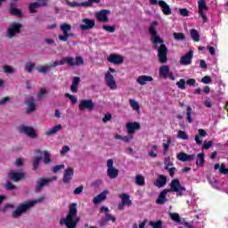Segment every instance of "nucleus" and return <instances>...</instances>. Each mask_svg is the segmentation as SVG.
<instances>
[{
    "label": "nucleus",
    "instance_id": "58836bf2",
    "mask_svg": "<svg viewBox=\"0 0 228 228\" xmlns=\"http://www.w3.org/2000/svg\"><path fill=\"white\" fill-rule=\"evenodd\" d=\"M198 12H204V10H208V4L206 3V0H199L198 1Z\"/></svg>",
    "mask_w": 228,
    "mask_h": 228
},
{
    "label": "nucleus",
    "instance_id": "1a4fd4ad",
    "mask_svg": "<svg viewBox=\"0 0 228 228\" xmlns=\"http://www.w3.org/2000/svg\"><path fill=\"white\" fill-rule=\"evenodd\" d=\"M20 29H22V23H15V22L11 23L6 32L8 38H13L15 35L20 34L21 33Z\"/></svg>",
    "mask_w": 228,
    "mask_h": 228
},
{
    "label": "nucleus",
    "instance_id": "c85d7f7f",
    "mask_svg": "<svg viewBox=\"0 0 228 228\" xmlns=\"http://www.w3.org/2000/svg\"><path fill=\"white\" fill-rule=\"evenodd\" d=\"M110 220H111V222H117V218L114 216H112L111 214L106 213L105 217L102 218V220L100 222V225L102 227L106 225V224H108V222H110Z\"/></svg>",
    "mask_w": 228,
    "mask_h": 228
},
{
    "label": "nucleus",
    "instance_id": "5701e85b",
    "mask_svg": "<svg viewBox=\"0 0 228 228\" xmlns=\"http://www.w3.org/2000/svg\"><path fill=\"white\" fill-rule=\"evenodd\" d=\"M108 13H110V10H102L96 12L95 17L100 22H108Z\"/></svg>",
    "mask_w": 228,
    "mask_h": 228
},
{
    "label": "nucleus",
    "instance_id": "7ed1b4c3",
    "mask_svg": "<svg viewBox=\"0 0 228 228\" xmlns=\"http://www.w3.org/2000/svg\"><path fill=\"white\" fill-rule=\"evenodd\" d=\"M60 29L62 35L59 36L61 42H67L69 38H76V34L72 33V25L69 23H62L60 25Z\"/></svg>",
    "mask_w": 228,
    "mask_h": 228
},
{
    "label": "nucleus",
    "instance_id": "864d4df0",
    "mask_svg": "<svg viewBox=\"0 0 228 228\" xmlns=\"http://www.w3.org/2000/svg\"><path fill=\"white\" fill-rule=\"evenodd\" d=\"M179 13L182 17H190V11L186 8H180Z\"/></svg>",
    "mask_w": 228,
    "mask_h": 228
},
{
    "label": "nucleus",
    "instance_id": "4c0bfd02",
    "mask_svg": "<svg viewBox=\"0 0 228 228\" xmlns=\"http://www.w3.org/2000/svg\"><path fill=\"white\" fill-rule=\"evenodd\" d=\"M204 163H206L204 153L198 154V160H196V165L198 167H203Z\"/></svg>",
    "mask_w": 228,
    "mask_h": 228
},
{
    "label": "nucleus",
    "instance_id": "a19ab883",
    "mask_svg": "<svg viewBox=\"0 0 228 228\" xmlns=\"http://www.w3.org/2000/svg\"><path fill=\"white\" fill-rule=\"evenodd\" d=\"M44 154V163L45 165H49V163H51L53 161V159H51V155L49 154V151H45L43 152Z\"/></svg>",
    "mask_w": 228,
    "mask_h": 228
},
{
    "label": "nucleus",
    "instance_id": "6e6d98bb",
    "mask_svg": "<svg viewBox=\"0 0 228 228\" xmlns=\"http://www.w3.org/2000/svg\"><path fill=\"white\" fill-rule=\"evenodd\" d=\"M102 29L108 31L109 33H115V27L110 25H103Z\"/></svg>",
    "mask_w": 228,
    "mask_h": 228
},
{
    "label": "nucleus",
    "instance_id": "ddd939ff",
    "mask_svg": "<svg viewBox=\"0 0 228 228\" xmlns=\"http://www.w3.org/2000/svg\"><path fill=\"white\" fill-rule=\"evenodd\" d=\"M82 22L79 26L81 31H89V29L95 28V20L86 18L82 20Z\"/></svg>",
    "mask_w": 228,
    "mask_h": 228
},
{
    "label": "nucleus",
    "instance_id": "ea45409f",
    "mask_svg": "<svg viewBox=\"0 0 228 228\" xmlns=\"http://www.w3.org/2000/svg\"><path fill=\"white\" fill-rule=\"evenodd\" d=\"M129 104L133 110H134L135 111H140V103H138V102L130 99Z\"/></svg>",
    "mask_w": 228,
    "mask_h": 228
},
{
    "label": "nucleus",
    "instance_id": "0eeeda50",
    "mask_svg": "<svg viewBox=\"0 0 228 228\" xmlns=\"http://www.w3.org/2000/svg\"><path fill=\"white\" fill-rule=\"evenodd\" d=\"M68 6L71 8H79L81 6H85L86 8L92 7L94 4H99L101 0H88L87 2L77 3L76 1L70 2L69 0L66 1Z\"/></svg>",
    "mask_w": 228,
    "mask_h": 228
},
{
    "label": "nucleus",
    "instance_id": "4d7b16f0",
    "mask_svg": "<svg viewBox=\"0 0 228 228\" xmlns=\"http://www.w3.org/2000/svg\"><path fill=\"white\" fill-rule=\"evenodd\" d=\"M65 97L69 99V101L72 102V104H76V102H77V98H76V96H74L69 93L65 94Z\"/></svg>",
    "mask_w": 228,
    "mask_h": 228
},
{
    "label": "nucleus",
    "instance_id": "bf43d9fd",
    "mask_svg": "<svg viewBox=\"0 0 228 228\" xmlns=\"http://www.w3.org/2000/svg\"><path fill=\"white\" fill-rule=\"evenodd\" d=\"M212 79L211 77L209 76H205L201 78V82L204 83V85H209V83H211Z\"/></svg>",
    "mask_w": 228,
    "mask_h": 228
},
{
    "label": "nucleus",
    "instance_id": "680f3d73",
    "mask_svg": "<svg viewBox=\"0 0 228 228\" xmlns=\"http://www.w3.org/2000/svg\"><path fill=\"white\" fill-rule=\"evenodd\" d=\"M69 151H70V147L64 145L61 151V156H65Z\"/></svg>",
    "mask_w": 228,
    "mask_h": 228
},
{
    "label": "nucleus",
    "instance_id": "bb28decb",
    "mask_svg": "<svg viewBox=\"0 0 228 228\" xmlns=\"http://www.w3.org/2000/svg\"><path fill=\"white\" fill-rule=\"evenodd\" d=\"M167 178L164 175H159L156 181L154 182V184L157 186V188H163L167 184Z\"/></svg>",
    "mask_w": 228,
    "mask_h": 228
},
{
    "label": "nucleus",
    "instance_id": "f257e3e1",
    "mask_svg": "<svg viewBox=\"0 0 228 228\" xmlns=\"http://www.w3.org/2000/svg\"><path fill=\"white\" fill-rule=\"evenodd\" d=\"M158 26V21L154 20L149 28V33L151 35L152 44L155 45V49L158 50V58L159 63H167L168 61V48L167 45L164 44L163 39L158 36V31H156V27Z\"/></svg>",
    "mask_w": 228,
    "mask_h": 228
},
{
    "label": "nucleus",
    "instance_id": "a211bd4d",
    "mask_svg": "<svg viewBox=\"0 0 228 228\" xmlns=\"http://www.w3.org/2000/svg\"><path fill=\"white\" fill-rule=\"evenodd\" d=\"M141 129L140 123L138 122H128L126 123V130L128 134H134L136 131Z\"/></svg>",
    "mask_w": 228,
    "mask_h": 228
},
{
    "label": "nucleus",
    "instance_id": "f3484780",
    "mask_svg": "<svg viewBox=\"0 0 228 228\" xmlns=\"http://www.w3.org/2000/svg\"><path fill=\"white\" fill-rule=\"evenodd\" d=\"M8 176H9V179H11V181H13L14 183H19V181H22V179L26 178V174L20 173V172L11 171L9 173Z\"/></svg>",
    "mask_w": 228,
    "mask_h": 228
},
{
    "label": "nucleus",
    "instance_id": "c03bdc74",
    "mask_svg": "<svg viewBox=\"0 0 228 228\" xmlns=\"http://www.w3.org/2000/svg\"><path fill=\"white\" fill-rule=\"evenodd\" d=\"M177 138H179L180 140H189L190 137L188 136V134H186V132L180 130L177 133Z\"/></svg>",
    "mask_w": 228,
    "mask_h": 228
},
{
    "label": "nucleus",
    "instance_id": "6ab92c4d",
    "mask_svg": "<svg viewBox=\"0 0 228 228\" xmlns=\"http://www.w3.org/2000/svg\"><path fill=\"white\" fill-rule=\"evenodd\" d=\"M172 190L170 189H164L159 195V198L156 200V204H159V206H163L165 202H167L168 200H167V193H170Z\"/></svg>",
    "mask_w": 228,
    "mask_h": 228
},
{
    "label": "nucleus",
    "instance_id": "473e14b6",
    "mask_svg": "<svg viewBox=\"0 0 228 228\" xmlns=\"http://www.w3.org/2000/svg\"><path fill=\"white\" fill-rule=\"evenodd\" d=\"M10 13L11 15H14V17H22V11H20V9L13 7V4H11Z\"/></svg>",
    "mask_w": 228,
    "mask_h": 228
},
{
    "label": "nucleus",
    "instance_id": "f704fd0d",
    "mask_svg": "<svg viewBox=\"0 0 228 228\" xmlns=\"http://www.w3.org/2000/svg\"><path fill=\"white\" fill-rule=\"evenodd\" d=\"M35 69H37L35 63H33L31 61L26 62V64H25L26 72H28V74H31V72H33V70H35Z\"/></svg>",
    "mask_w": 228,
    "mask_h": 228
},
{
    "label": "nucleus",
    "instance_id": "3c124183",
    "mask_svg": "<svg viewBox=\"0 0 228 228\" xmlns=\"http://www.w3.org/2000/svg\"><path fill=\"white\" fill-rule=\"evenodd\" d=\"M4 72L5 74H13L15 73V69L12 66L5 65L4 66Z\"/></svg>",
    "mask_w": 228,
    "mask_h": 228
},
{
    "label": "nucleus",
    "instance_id": "423d86ee",
    "mask_svg": "<svg viewBox=\"0 0 228 228\" xmlns=\"http://www.w3.org/2000/svg\"><path fill=\"white\" fill-rule=\"evenodd\" d=\"M117 70L113 68H109L108 71L105 73V83L110 90H117V81L115 77L111 73H115Z\"/></svg>",
    "mask_w": 228,
    "mask_h": 228
},
{
    "label": "nucleus",
    "instance_id": "dca6fc26",
    "mask_svg": "<svg viewBox=\"0 0 228 228\" xmlns=\"http://www.w3.org/2000/svg\"><path fill=\"white\" fill-rule=\"evenodd\" d=\"M191 60H193V50H190L185 55L180 59V64L188 66L191 65Z\"/></svg>",
    "mask_w": 228,
    "mask_h": 228
},
{
    "label": "nucleus",
    "instance_id": "8fccbe9b",
    "mask_svg": "<svg viewBox=\"0 0 228 228\" xmlns=\"http://www.w3.org/2000/svg\"><path fill=\"white\" fill-rule=\"evenodd\" d=\"M58 133V125H55L53 127L50 128L46 133V136H51L52 134H56Z\"/></svg>",
    "mask_w": 228,
    "mask_h": 228
},
{
    "label": "nucleus",
    "instance_id": "603ef678",
    "mask_svg": "<svg viewBox=\"0 0 228 228\" xmlns=\"http://www.w3.org/2000/svg\"><path fill=\"white\" fill-rule=\"evenodd\" d=\"M188 154L184 153V152H180L176 158L177 159H179V161H183V163H186V158H187Z\"/></svg>",
    "mask_w": 228,
    "mask_h": 228
},
{
    "label": "nucleus",
    "instance_id": "f8f14e48",
    "mask_svg": "<svg viewBox=\"0 0 228 228\" xmlns=\"http://www.w3.org/2000/svg\"><path fill=\"white\" fill-rule=\"evenodd\" d=\"M107 61L112 65H122V63H124V56L118 53H110L107 57Z\"/></svg>",
    "mask_w": 228,
    "mask_h": 228
},
{
    "label": "nucleus",
    "instance_id": "72a5a7b5",
    "mask_svg": "<svg viewBox=\"0 0 228 228\" xmlns=\"http://www.w3.org/2000/svg\"><path fill=\"white\" fill-rule=\"evenodd\" d=\"M191 37L193 42H200V35L199 34V31L197 29L192 28L191 30Z\"/></svg>",
    "mask_w": 228,
    "mask_h": 228
},
{
    "label": "nucleus",
    "instance_id": "5fc2aeb1",
    "mask_svg": "<svg viewBox=\"0 0 228 228\" xmlns=\"http://www.w3.org/2000/svg\"><path fill=\"white\" fill-rule=\"evenodd\" d=\"M219 172L221 174H224V175H228V168L224 163L221 164V167H219Z\"/></svg>",
    "mask_w": 228,
    "mask_h": 228
},
{
    "label": "nucleus",
    "instance_id": "a18cd8bd",
    "mask_svg": "<svg viewBox=\"0 0 228 228\" xmlns=\"http://www.w3.org/2000/svg\"><path fill=\"white\" fill-rule=\"evenodd\" d=\"M176 86H178L180 90H186V80H184V78H181L176 82Z\"/></svg>",
    "mask_w": 228,
    "mask_h": 228
},
{
    "label": "nucleus",
    "instance_id": "4468645a",
    "mask_svg": "<svg viewBox=\"0 0 228 228\" xmlns=\"http://www.w3.org/2000/svg\"><path fill=\"white\" fill-rule=\"evenodd\" d=\"M18 129L20 133H24V134H26L29 138H37V132L31 126H26L24 125H21L18 127Z\"/></svg>",
    "mask_w": 228,
    "mask_h": 228
},
{
    "label": "nucleus",
    "instance_id": "a878e982",
    "mask_svg": "<svg viewBox=\"0 0 228 228\" xmlns=\"http://www.w3.org/2000/svg\"><path fill=\"white\" fill-rule=\"evenodd\" d=\"M79 83H81V77H74L70 86V92H72V94H77Z\"/></svg>",
    "mask_w": 228,
    "mask_h": 228
},
{
    "label": "nucleus",
    "instance_id": "412c9836",
    "mask_svg": "<svg viewBox=\"0 0 228 228\" xmlns=\"http://www.w3.org/2000/svg\"><path fill=\"white\" fill-rule=\"evenodd\" d=\"M72 177H74V168L69 167L64 171L63 183L69 184L72 180Z\"/></svg>",
    "mask_w": 228,
    "mask_h": 228
},
{
    "label": "nucleus",
    "instance_id": "b1692460",
    "mask_svg": "<svg viewBox=\"0 0 228 228\" xmlns=\"http://www.w3.org/2000/svg\"><path fill=\"white\" fill-rule=\"evenodd\" d=\"M136 81L138 85H141V86H143L147 85V83H151V81H154V78H152V77L151 76L142 75L137 77Z\"/></svg>",
    "mask_w": 228,
    "mask_h": 228
},
{
    "label": "nucleus",
    "instance_id": "393cba45",
    "mask_svg": "<svg viewBox=\"0 0 228 228\" xmlns=\"http://www.w3.org/2000/svg\"><path fill=\"white\" fill-rule=\"evenodd\" d=\"M44 6H46L45 3H38V2L31 3L28 5V12L29 13H37V9L42 8Z\"/></svg>",
    "mask_w": 228,
    "mask_h": 228
},
{
    "label": "nucleus",
    "instance_id": "c756f323",
    "mask_svg": "<svg viewBox=\"0 0 228 228\" xmlns=\"http://www.w3.org/2000/svg\"><path fill=\"white\" fill-rule=\"evenodd\" d=\"M107 175L110 177V179H117V177H118V169L115 167L108 168Z\"/></svg>",
    "mask_w": 228,
    "mask_h": 228
},
{
    "label": "nucleus",
    "instance_id": "4be33fe9",
    "mask_svg": "<svg viewBox=\"0 0 228 228\" xmlns=\"http://www.w3.org/2000/svg\"><path fill=\"white\" fill-rule=\"evenodd\" d=\"M159 6L162 9V13H164V15H172V9L167 2L164 0H159Z\"/></svg>",
    "mask_w": 228,
    "mask_h": 228
},
{
    "label": "nucleus",
    "instance_id": "79ce46f5",
    "mask_svg": "<svg viewBox=\"0 0 228 228\" xmlns=\"http://www.w3.org/2000/svg\"><path fill=\"white\" fill-rule=\"evenodd\" d=\"M42 161V157H35L33 161V170H38L40 162Z\"/></svg>",
    "mask_w": 228,
    "mask_h": 228
},
{
    "label": "nucleus",
    "instance_id": "cd10ccee",
    "mask_svg": "<svg viewBox=\"0 0 228 228\" xmlns=\"http://www.w3.org/2000/svg\"><path fill=\"white\" fill-rule=\"evenodd\" d=\"M169 72H170V66L168 65H163L159 69V77H164V79H167V77H168Z\"/></svg>",
    "mask_w": 228,
    "mask_h": 228
},
{
    "label": "nucleus",
    "instance_id": "aec40b11",
    "mask_svg": "<svg viewBox=\"0 0 228 228\" xmlns=\"http://www.w3.org/2000/svg\"><path fill=\"white\" fill-rule=\"evenodd\" d=\"M57 66H58V61H55L53 64L37 67L36 70L38 71L39 74H47V72L51 70V68L57 67Z\"/></svg>",
    "mask_w": 228,
    "mask_h": 228
},
{
    "label": "nucleus",
    "instance_id": "0e129e2a",
    "mask_svg": "<svg viewBox=\"0 0 228 228\" xmlns=\"http://www.w3.org/2000/svg\"><path fill=\"white\" fill-rule=\"evenodd\" d=\"M47 94V91H45V89H40L39 93L37 94V97L39 99H44V97H45V94Z\"/></svg>",
    "mask_w": 228,
    "mask_h": 228
},
{
    "label": "nucleus",
    "instance_id": "9d476101",
    "mask_svg": "<svg viewBox=\"0 0 228 228\" xmlns=\"http://www.w3.org/2000/svg\"><path fill=\"white\" fill-rule=\"evenodd\" d=\"M56 179H58L56 176L45 178V179L44 178L39 179L35 188L36 193H39V191H42V188H44V186H47V184H49L50 183H53V181H56Z\"/></svg>",
    "mask_w": 228,
    "mask_h": 228
},
{
    "label": "nucleus",
    "instance_id": "052dcab7",
    "mask_svg": "<svg viewBox=\"0 0 228 228\" xmlns=\"http://www.w3.org/2000/svg\"><path fill=\"white\" fill-rule=\"evenodd\" d=\"M5 188L6 190H8L9 191H12V190H15V185H13V183H12V182L8 181L5 184Z\"/></svg>",
    "mask_w": 228,
    "mask_h": 228
},
{
    "label": "nucleus",
    "instance_id": "09e8293b",
    "mask_svg": "<svg viewBox=\"0 0 228 228\" xmlns=\"http://www.w3.org/2000/svg\"><path fill=\"white\" fill-rule=\"evenodd\" d=\"M186 116H187V122L189 124H191V122H193V119L191 118V106L187 107Z\"/></svg>",
    "mask_w": 228,
    "mask_h": 228
},
{
    "label": "nucleus",
    "instance_id": "774afa93",
    "mask_svg": "<svg viewBox=\"0 0 228 228\" xmlns=\"http://www.w3.org/2000/svg\"><path fill=\"white\" fill-rule=\"evenodd\" d=\"M6 102H10V97L8 96L2 98L0 101V106H4V104H6Z\"/></svg>",
    "mask_w": 228,
    "mask_h": 228
},
{
    "label": "nucleus",
    "instance_id": "9b49d317",
    "mask_svg": "<svg viewBox=\"0 0 228 228\" xmlns=\"http://www.w3.org/2000/svg\"><path fill=\"white\" fill-rule=\"evenodd\" d=\"M24 104L27 105L26 113L27 115H31L35 110H37V103L35 101V97L31 96L28 98H26L24 101Z\"/></svg>",
    "mask_w": 228,
    "mask_h": 228
},
{
    "label": "nucleus",
    "instance_id": "6e6552de",
    "mask_svg": "<svg viewBox=\"0 0 228 228\" xmlns=\"http://www.w3.org/2000/svg\"><path fill=\"white\" fill-rule=\"evenodd\" d=\"M171 191H175L178 197H183V192L186 191V188L181 185V181L179 179H174L169 184Z\"/></svg>",
    "mask_w": 228,
    "mask_h": 228
},
{
    "label": "nucleus",
    "instance_id": "2f4dec72",
    "mask_svg": "<svg viewBox=\"0 0 228 228\" xmlns=\"http://www.w3.org/2000/svg\"><path fill=\"white\" fill-rule=\"evenodd\" d=\"M173 37L176 42H186V36L183 32H174Z\"/></svg>",
    "mask_w": 228,
    "mask_h": 228
},
{
    "label": "nucleus",
    "instance_id": "69168bd1",
    "mask_svg": "<svg viewBox=\"0 0 228 228\" xmlns=\"http://www.w3.org/2000/svg\"><path fill=\"white\" fill-rule=\"evenodd\" d=\"M198 136H200L201 138H204L205 136H207L208 133L206 132V130L202 129V128H200L198 130Z\"/></svg>",
    "mask_w": 228,
    "mask_h": 228
},
{
    "label": "nucleus",
    "instance_id": "20e7f679",
    "mask_svg": "<svg viewBox=\"0 0 228 228\" xmlns=\"http://www.w3.org/2000/svg\"><path fill=\"white\" fill-rule=\"evenodd\" d=\"M67 65L69 67H80V65H85V59L81 56L74 57H66L59 61L58 65Z\"/></svg>",
    "mask_w": 228,
    "mask_h": 228
},
{
    "label": "nucleus",
    "instance_id": "f03ea898",
    "mask_svg": "<svg viewBox=\"0 0 228 228\" xmlns=\"http://www.w3.org/2000/svg\"><path fill=\"white\" fill-rule=\"evenodd\" d=\"M76 216H77V204L71 203L66 218L61 219L60 224L65 225L67 228H77L81 219L79 217L76 218Z\"/></svg>",
    "mask_w": 228,
    "mask_h": 228
},
{
    "label": "nucleus",
    "instance_id": "39448f33",
    "mask_svg": "<svg viewBox=\"0 0 228 228\" xmlns=\"http://www.w3.org/2000/svg\"><path fill=\"white\" fill-rule=\"evenodd\" d=\"M37 204L36 200H31L27 203H21L18 208L14 210L12 213V217L13 218H19V216H22V213H26V211H29L33 206Z\"/></svg>",
    "mask_w": 228,
    "mask_h": 228
},
{
    "label": "nucleus",
    "instance_id": "7c9ffc66",
    "mask_svg": "<svg viewBox=\"0 0 228 228\" xmlns=\"http://www.w3.org/2000/svg\"><path fill=\"white\" fill-rule=\"evenodd\" d=\"M106 193H108V191H104L103 192L95 196L93 200L94 204H100V202H102V200H106Z\"/></svg>",
    "mask_w": 228,
    "mask_h": 228
},
{
    "label": "nucleus",
    "instance_id": "2eb2a0df",
    "mask_svg": "<svg viewBox=\"0 0 228 228\" xmlns=\"http://www.w3.org/2000/svg\"><path fill=\"white\" fill-rule=\"evenodd\" d=\"M95 106L94 105V101L92 99L82 100L78 105L80 111H85V110H88V111H92Z\"/></svg>",
    "mask_w": 228,
    "mask_h": 228
},
{
    "label": "nucleus",
    "instance_id": "37998d69",
    "mask_svg": "<svg viewBox=\"0 0 228 228\" xmlns=\"http://www.w3.org/2000/svg\"><path fill=\"white\" fill-rule=\"evenodd\" d=\"M169 216H170L171 220H173L174 222H176V224H181V216H179V214L170 213Z\"/></svg>",
    "mask_w": 228,
    "mask_h": 228
},
{
    "label": "nucleus",
    "instance_id": "e2e57ef3",
    "mask_svg": "<svg viewBox=\"0 0 228 228\" xmlns=\"http://www.w3.org/2000/svg\"><path fill=\"white\" fill-rule=\"evenodd\" d=\"M83 190H85L83 185L77 187L74 191V195H79L80 193H83Z\"/></svg>",
    "mask_w": 228,
    "mask_h": 228
},
{
    "label": "nucleus",
    "instance_id": "49530a36",
    "mask_svg": "<svg viewBox=\"0 0 228 228\" xmlns=\"http://www.w3.org/2000/svg\"><path fill=\"white\" fill-rule=\"evenodd\" d=\"M172 143L171 139H167V143H163V154L164 156H167V152H168V149Z\"/></svg>",
    "mask_w": 228,
    "mask_h": 228
},
{
    "label": "nucleus",
    "instance_id": "c9c22d12",
    "mask_svg": "<svg viewBox=\"0 0 228 228\" xmlns=\"http://www.w3.org/2000/svg\"><path fill=\"white\" fill-rule=\"evenodd\" d=\"M119 198L121 199V202H126V206H131V204H133V201L130 200V196L126 193L121 194Z\"/></svg>",
    "mask_w": 228,
    "mask_h": 228
},
{
    "label": "nucleus",
    "instance_id": "13d9d810",
    "mask_svg": "<svg viewBox=\"0 0 228 228\" xmlns=\"http://www.w3.org/2000/svg\"><path fill=\"white\" fill-rule=\"evenodd\" d=\"M165 170H167V172H169L170 177H174V175L175 174V170H177V169H175V167H171L170 168V167H168V166H166Z\"/></svg>",
    "mask_w": 228,
    "mask_h": 228
},
{
    "label": "nucleus",
    "instance_id": "e433bc0d",
    "mask_svg": "<svg viewBox=\"0 0 228 228\" xmlns=\"http://www.w3.org/2000/svg\"><path fill=\"white\" fill-rule=\"evenodd\" d=\"M135 184L138 186H144L145 185V177L142 175H135Z\"/></svg>",
    "mask_w": 228,
    "mask_h": 228
},
{
    "label": "nucleus",
    "instance_id": "de8ad7c7",
    "mask_svg": "<svg viewBox=\"0 0 228 228\" xmlns=\"http://www.w3.org/2000/svg\"><path fill=\"white\" fill-rule=\"evenodd\" d=\"M150 225H151L152 228H163V221L158 220L155 223L151 221Z\"/></svg>",
    "mask_w": 228,
    "mask_h": 228
},
{
    "label": "nucleus",
    "instance_id": "338daca9",
    "mask_svg": "<svg viewBox=\"0 0 228 228\" xmlns=\"http://www.w3.org/2000/svg\"><path fill=\"white\" fill-rule=\"evenodd\" d=\"M132 140H133V135L131 134L123 136L122 138V141L125 142L126 143H129V142Z\"/></svg>",
    "mask_w": 228,
    "mask_h": 228
}]
</instances>
